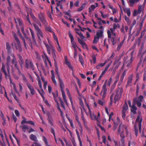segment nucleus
<instances>
[{
	"label": "nucleus",
	"instance_id": "5701e85b",
	"mask_svg": "<svg viewBox=\"0 0 146 146\" xmlns=\"http://www.w3.org/2000/svg\"><path fill=\"white\" fill-rule=\"evenodd\" d=\"M131 107V111L133 112L134 114H136L137 113L136 110L137 109L136 107L133 104L132 105Z\"/></svg>",
	"mask_w": 146,
	"mask_h": 146
},
{
	"label": "nucleus",
	"instance_id": "a19ab883",
	"mask_svg": "<svg viewBox=\"0 0 146 146\" xmlns=\"http://www.w3.org/2000/svg\"><path fill=\"white\" fill-rule=\"evenodd\" d=\"M143 97L142 95H140L139 97L138 100H136V101L141 102L143 101Z\"/></svg>",
	"mask_w": 146,
	"mask_h": 146
},
{
	"label": "nucleus",
	"instance_id": "72a5a7b5",
	"mask_svg": "<svg viewBox=\"0 0 146 146\" xmlns=\"http://www.w3.org/2000/svg\"><path fill=\"white\" fill-rule=\"evenodd\" d=\"M96 7L94 5H92L90 6V8H89V12L90 13L92 12V11H94Z\"/></svg>",
	"mask_w": 146,
	"mask_h": 146
},
{
	"label": "nucleus",
	"instance_id": "de8ad7c7",
	"mask_svg": "<svg viewBox=\"0 0 146 146\" xmlns=\"http://www.w3.org/2000/svg\"><path fill=\"white\" fill-rule=\"evenodd\" d=\"M142 5H139V6L138 8L137 11V13L139 14H140L141 13L142 11Z\"/></svg>",
	"mask_w": 146,
	"mask_h": 146
},
{
	"label": "nucleus",
	"instance_id": "ddd939ff",
	"mask_svg": "<svg viewBox=\"0 0 146 146\" xmlns=\"http://www.w3.org/2000/svg\"><path fill=\"white\" fill-rule=\"evenodd\" d=\"M78 40L79 43L84 48H87V46L85 42L80 39L79 38H78Z\"/></svg>",
	"mask_w": 146,
	"mask_h": 146
},
{
	"label": "nucleus",
	"instance_id": "cd10ccee",
	"mask_svg": "<svg viewBox=\"0 0 146 146\" xmlns=\"http://www.w3.org/2000/svg\"><path fill=\"white\" fill-rule=\"evenodd\" d=\"M6 44V49L7 50L8 52H10L11 49V47L8 42H7Z\"/></svg>",
	"mask_w": 146,
	"mask_h": 146
},
{
	"label": "nucleus",
	"instance_id": "7ed1b4c3",
	"mask_svg": "<svg viewBox=\"0 0 146 146\" xmlns=\"http://www.w3.org/2000/svg\"><path fill=\"white\" fill-rule=\"evenodd\" d=\"M25 66L27 69H28L30 67L33 70H35L32 61L30 60L26 59L25 60Z\"/></svg>",
	"mask_w": 146,
	"mask_h": 146
},
{
	"label": "nucleus",
	"instance_id": "a878e982",
	"mask_svg": "<svg viewBox=\"0 0 146 146\" xmlns=\"http://www.w3.org/2000/svg\"><path fill=\"white\" fill-rule=\"evenodd\" d=\"M76 133L77 135L80 142V145L82 144V142L81 139L79 135V132L77 129H76Z\"/></svg>",
	"mask_w": 146,
	"mask_h": 146
},
{
	"label": "nucleus",
	"instance_id": "79ce46f5",
	"mask_svg": "<svg viewBox=\"0 0 146 146\" xmlns=\"http://www.w3.org/2000/svg\"><path fill=\"white\" fill-rule=\"evenodd\" d=\"M110 40L112 42L113 45H114L116 43V42L115 41L114 37L111 38Z\"/></svg>",
	"mask_w": 146,
	"mask_h": 146
},
{
	"label": "nucleus",
	"instance_id": "2f4dec72",
	"mask_svg": "<svg viewBox=\"0 0 146 146\" xmlns=\"http://www.w3.org/2000/svg\"><path fill=\"white\" fill-rule=\"evenodd\" d=\"M55 71L57 76V78H58V80L61 79V78L60 77V74L58 72V68L57 66L56 67Z\"/></svg>",
	"mask_w": 146,
	"mask_h": 146
},
{
	"label": "nucleus",
	"instance_id": "8fccbe9b",
	"mask_svg": "<svg viewBox=\"0 0 146 146\" xmlns=\"http://www.w3.org/2000/svg\"><path fill=\"white\" fill-rule=\"evenodd\" d=\"M134 102L137 104V106L139 107H140L141 106V102H138L137 101L134 100Z\"/></svg>",
	"mask_w": 146,
	"mask_h": 146
},
{
	"label": "nucleus",
	"instance_id": "052dcab7",
	"mask_svg": "<svg viewBox=\"0 0 146 146\" xmlns=\"http://www.w3.org/2000/svg\"><path fill=\"white\" fill-rule=\"evenodd\" d=\"M143 36V34L142 33H141V35L139 37V38L138 40V42L139 43H140L141 42V40L142 39V38Z\"/></svg>",
	"mask_w": 146,
	"mask_h": 146
},
{
	"label": "nucleus",
	"instance_id": "69168bd1",
	"mask_svg": "<svg viewBox=\"0 0 146 146\" xmlns=\"http://www.w3.org/2000/svg\"><path fill=\"white\" fill-rule=\"evenodd\" d=\"M113 112H111L109 116V121H110L111 119H112V116L113 115Z\"/></svg>",
	"mask_w": 146,
	"mask_h": 146
},
{
	"label": "nucleus",
	"instance_id": "a211bd4d",
	"mask_svg": "<svg viewBox=\"0 0 146 146\" xmlns=\"http://www.w3.org/2000/svg\"><path fill=\"white\" fill-rule=\"evenodd\" d=\"M60 84V87L61 90V91H64L63 88L64 87V84L62 80L61 79L58 80Z\"/></svg>",
	"mask_w": 146,
	"mask_h": 146
},
{
	"label": "nucleus",
	"instance_id": "5fc2aeb1",
	"mask_svg": "<svg viewBox=\"0 0 146 146\" xmlns=\"http://www.w3.org/2000/svg\"><path fill=\"white\" fill-rule=\"evenodd\" d=\"M60 104H61L62 107L65 110V106L64 105V103L61 100V99L60 98Z\"/></svg>",
	"mask_w": 146,
	"mask_h": 146
},
{
	"label": "nucleus",
	"instance_id": "f03ea898",
	"mask_svg": "<svg viewBox=\"0 0 146 146\" xmlns=\"http://www.w3.org/2000/svg\"><path fill=\"white\" fill-rule=\"evenodd\" d=\"M12 34L13 36L17 43V44H15V48L17 50H18L19 52H22V50L20 40H19V38L15 33L14 32H12Z\"/></svg>",
	"mask_w": 146,
	"mask_h": 146
},
{
	"label": "nucleus",
	"instance_id": "e2e57ef3",
	"mask_svg": "<svg viewBox=\"0 0 146 146\" xmlns=\"http://www.w3.org/2000/svg\"><path fill=\"white\" fill-rule=\"evenodd\" d=\"M92 59L94 63H96V57L95 55H93L92 56Z\"/></svg>",
	"mask_w": 146,
	"mask_h": 146
},
{
	"label": "nucleus",
	"instance_id": "bb28decb",
	"mask_svg": "<svg viewBox=\"0 0 146 146\" xmlns=\"http://www.w3.org/2000/svg\"><path fill=\"white\" fill-rule=\"evenodd\" d=\"M30 139L34 141H37V139L35 135L32 134L30 136Z\"/></svg>",
	"mask_w": 146,
	"mask_h": 146
},
{
	"label": "nucleus",
	"instance_id": "412c9836",
	"mask_svg": "<svg viewBox=\"0 0 146 146\" xmlns=\"http://www.w3.org/2000/svg\"><path fill=\"white\" fill-rule=\"evenodd\" d=\"M140 0H129V1L130 5L131 6H133L134 4L135 3H137Z\"/></svg>",
	"mask_w": 146,
	"mask_h": 146
},
{
	"label": "nucleus",
	"instance_id": "aec40b11",
	"mask_svg": "<svg viewBox=\"0 0 146 146\" xmlns=\"http://www.w3.org/2000/svg\"><path fill=\"white\" fill-rule=\"evenodd\" d=\"M47 119L49 124L52 126H53L54 124L53 122H54V119L53 117L50 118H47Z\"/></svg>",
	"mask_w": 146,
	"mask_h": 146
},
{
	"label": "nucleus",
	"instance_id": "39448f33",
	"mask_svg": "<svg viewBox=\"0 0 146 146\" xmlns=\"http://www.w3.org/2000/svg\"><path fill=\"white\" fill-rule=\"evenodd\" d=\"M33 25L35 30L37 32V34L38 38L40 40H41L40 37L42 38L43 37V34L41 30L37 25L33 23Z\"/></svg>",
	"mask_w": 146,
	"mask_h": 146
},
{
	"label": "nucleus",
	"instance_id": "f8f14e48",
	"mask_svg": "<svg viewBox=\"0 0 146 146\" xmlns=\"http://www.w3.org/2000/svg\"><path fill=\"white\" fill-rule=\"evenodd\" d=\"M133 76V74H131V75H130L128 77L127 84L126 86H129L130 85V84H131V83L132 82Z\"/></svg>",
	"mask_w": 146,
	"mask_h": 146
},
{
	"label": "nucleus",
	"instance_id": "9b49d317",
	"mask_svg": "<svg viewBox=\"0 0 146 146\" xmlns=\"http://www.w3.org/2000/svg\"><path fill=\"white\" fill-rule=\"evenodd\" d=\"M120 136L121 137V141L122 146H125L124 138H125V136L123 132L121 133L120 134Z\"/></svg>",
	"mask_w": 146,
	"mask_h": 146
},
{
	"label": "nucleus",
	"instance_id": "c85d7f7f",
	"mask_svg": "<svg viewBox=\"0 0 146 146\" xmlns=\"http://www.w3.org/2000/svg\"><path fill=\"white\" fill-rule=\"evenodd\" d=\"M125 40V38H124L122 40V41L121 42H120L119 44H118L117 48V50H119L120 48L123 45V44Z\"/></svg>",
	"mask_w": 146,
	"mask_h": 146
},
{
	"label": "nucleus",
	"instance_id": "09e8293b",
	"mask_svg": "<svg viewBox=\"0 0 146 146\" xmlns=\"http://www.w3.org/2000/svg\"><path fill=\"white\" fill-rule=\"evenodd\" d=\"M51 78L53 82L55 85H56L57 84V82L55 79V76H51Z\"/></svg>",
	"mask_w": 146,
	"mask_h": 146
},
{
	"label": "nucleus",
	"instance_id": "2eb2a0df",
	"mask_svg": "<svg viewBox=\"0 0 146 146\" xmlns=\"http://www.w3.org/2000/svg\"><path fill=\"white\" fill-rule=\"evenodd\" d=\"M115 30L112 28H111L110 30H108L107 31V33L108 35V37L109 38H111V34H113L114 33Z\"/></svg>",
	"mask_w": 146,
	"mask_h": 146
},
{
	"label": "nucleus",
	"instance_id": "473e14b6",
	"mask_svg": "<svg viewBox=\"0 0 146 146\" xmlns=\"http://www.w3.org/2000/svg\"><path fill=\"white\" fill-rule=\"evenodd\" d=\"M29 14L31 17L32 19L34 21L37 20V19L34 15L33 12L32 11H31L29 13Z\"/></svg>",
	"mask_w": 146,
	"mask_h": 146
},
{
	"label": "nucleus",
	"instance_id": "37998d69",
	"mask_svg": "<svg viewBox=\"0 0 146 146\" xmlns=\"http://www.w3.org/2000/svg\"><path fill=\"white\" fill-rule=\"evenodd\" d=\"M26 20L30 24H31V21L29 18V14L28 13V12L27 13V15L26 17Z\"/></svg>",
	"mask_w": 146,
	"mask_h": 146
},
{
	"label": "nucleus",
	"instance_id": "49530a36",
	"mask_svg": "<svg viewBox=\"0 0 146 146\" xmlns=\"http://www.w3.org/2000/svg\"><path fill=\"white\" fill-rule=\"evenodd\" d=\"M53 38L56 41L57 44H58V38L54 32H53Z\"/></svg>",
	"mask_w": 146,
	"mask_h": 146
},
{
	"label": "nucleus",
	"instance_id": "bf43d9fd",
	"mask_svg": "<svg viewBox=\"0 0 146 146\" xmlns=\"http://www.w3.org/2000/svg\"><path fill=\"white\" fill-rule=\"evenodd\" d=\"M125 19L127 23L128 24H130L129 19L128 17L125 16Z\"/></svg>",
	"mask_w": 146,
	"mask_h": 146
},
{
	"label": "nucleus",
	"instance_id": "3c124183",
	"mask_svg": "<svg viewBox=\"0 0 146 146\" xmlns=\"http://www.w3.org/2000/svg\"><path fill=\"white\" fill-rule=\"evenodd\" d=\"M12 84L13 85V88L15 92L17 94L19 93V91L17 90L16 88V87L15 84L14 82L12 83Z\"/></svg>",
	"mask_w": 146,
	"mask_h": 146
},
{
	"label": "nucleus",
	"instance_id": "774afa93",
	"mask_svg": "<svg viewBox=\"0 0 146 146\" xmlns=\"http://www.w3.org/2000/svg\"><path fill=\"white\" fill-rule=\"evenodd\" d=\"M12 63L14 64H15L17 63V60L16 59H13L11 60Z\"/></svg>",
	"mask_w": 146,
	"mask_h": 146
},
{
	"label": "nucleus",
	"instance_id": "864d4df0",
	"mask_svg": "<svg viewBox=\"0 0 146 146\" xmlns=\"http://www.w3.org/2000/svg\"><path fill=\"white\" fill-rule=\"evenodd\" d=\"M11 61V58L10 56H8L7 58V64H9Z\"/></svg>",
	"mask_w": 146,
	"mask_h": 146
},
{
	"label": "nucleus",
	"instance_id": "0eeeda50",
	"mask_svg": "<svg viewBox=\"0 0 146 146\" xmlns=\"http://www.w3.org/2000/svg\"><path fill=\"white\" fill-rule=\"evenodd\" d=\"M107 90L106 84H104L102 86L101 92L100 94V95L102 96V99H104L106 97Z\"/></svg>",
	"mask_w": 146,
	"mask_h": 146
},
{
	"label": "nucleus",
	"instance_id": "6e6552de",
	"mask_svg": "<svg viewBox=\"0 0 146 146\" xmlns=\"http://www.w3.org/2000/svg\"><path fill=\"white\" fill-rule=\"evenodd\" d=\"M68 35L71 40V42L72 45V46L73 47L74 50H76V44L74 40V38L70 31L68 33Z\"/></svg>",
	"mask_w": 146,
	"mask_h": 146
},
{
	"label": "nucleus",
	"instance_id": "13d9d810",
	"mask_svg": "<svg viewBox=\"0 0 146 146\" xmlns=\"http://www.w3.org/2000/svg\"><path fill=\"white\" fill-rule=\"evenodd\" d=\"M42 138L43 139V141H44L46 145H47V144H48V142L47 141V139L46 137L44 136H43Z\"/></svg>",
	"mask_w": 146,
	"mask_h": 146
},
{
	"label": "nucleus",
	"instance_id": "58836bf2",
	"mask_svg": "<svg viewBox=\"0 0 146 146\" xmlns=\"http://www.w3.org/2000/svg\"><path fill=\"white\" fill-rule=\"evenodd\" d=\"M17 20L19 23L20 26H23V22L20 18H17Z\"/></svg>",
	"mask_w": 146,
	"mask_h": 146
},
{
	"label": "nucleus",
	"instance_id": "20e7f679",
	"mask_svg": "<svg viewBox=\"0 0 146 146\" xmlns=\"http://www.w3.org/2000/svg\"><path fill=\"white\" fill-rule=\"evenodd\" d=\"M133 61V56L132 55L126 56L124 57V63L127 64L126 66L127 67L130 66Z\"/></svg>",
	"mask_w": 146,
	"mask_h": 146
},
{
	"label": "nucleus",
	"instance_id": "393cba45",
	"mask_svg": "<svg viewBox=\"0 0 146 146\" xmlns=\"http://www.w3.org/2000/svg\"><path fill=\"white\" fill-rule=\"evenodd\" d=\"M104 30H102L98 32H97L96 34V36L100 38V37L102 35V34L103 33Z\"/></svg>",
	"mask_w": 146,
	"mask_h": 146
},
{
	"label": "nucleus",
	"instance_id": "c9c22d12",
	"mask_svg": "<svg viewBox=\"0 0 146 146\" xmlns=\"http://www.w3.org/2000/svg\"><path fill=\"white\" fill-rule=\"evenodd\" d=\"M124 12L127 14L128 16L129 17L131 15V12L129 9L127 8L124 10Z\"/></svg>",
	"mask_w": 146,
	"mask_h": 146
},
{
	"label": "nucleus",
	"instance_id": "4d7b16f0",
	"mask_svg": "<svg viewBox=\"0 0 146 146\" xmlns=\"http://www.w3.org/2000/svg\"><path fill=\"white\" fill-rule=\"evenodd\" d=\"M119 24H117V25L114 24L113 25V28L112 29L115 30L116 28H119Z\"/></svg>",
	"mask_w": 146,
	"mask_h": 146
},
{
	"label": "nucleus",
	"instance_id": "dca6fc26",
	"mask_svg": "<svg viewBox=\"0 0 146 146\" xmlns=\"http://www.w3.org/2000/svg\"><path fill=\"white\" fill-rule=\"evenodd\" d=\"M128 109V106L126 102H125V104L123 105L122 108V112H126Z\"/></svg>",
	"mask_w": 146,
	"mask_h": 146
},
{
	"label": "nucleus",
	"instance_id": "4be33fe9",
	"mask_svg": "<svg viewBox=\"0 0 146 146\" xmlns=\"http://www.w3.org/2000/svg\"><path fill=\"white\" fill-rule=\"evenodd\" d=\"M67 94L70 100L71 103H72V98L71 97V94L70 93V92L68 88H66V89Z\"/></svg>",
	"mask_w": 146,
	"mask_h": 146
},
{
	"label": "nucleus",
	"instance_id": "ea45409f",
	"mask_svg": "<svg viewBox=\"0 0 146 146\" xmlns=\"http://www.w3.org/2000/svg\"><path fill=\"white\" fill-rule=\"evenodd\" d=\"M99 38H100L96 36H95L94 39V40L93 41V43L94 44H96L98 42Z\"/></svg>",
	"mask_w": 146,
	"mask_h": 146
},
{
	"label": "nucleus",
	"instance_id": "1a4fd4ad",
	"mask_svg": "<svg viewBox=\"0 0 146 146\" xmlns=\"http://www.w3.org/2000/svg\"><path fill=\"white\" fill-rule=\"evenodd\" d=\"M142 121V119L141 118L140 119V117L138 115L136 119V122H139L138 124V127L139 128V131L141 132V123Z\"/></svg>",
	"mask_w": 146,
	"mask_h": 146
},
{
	"label": "nucleus",
	"instance_id": "e433bc0d",
	"mask_svg": "<svg viewBox=\"0 0 146 146\" xmlns=\"http://www.w3.org/2000/svg\"><path fill=\"white\" fill-rule=\"evenodd\" d=\"M79 60L80 62L82 65L84 67V61L83 58H82L81 56H79Z\"/></svg>",
	"mask_w": 146,
	"mask_h": 146
},
{
	"label": "nucleus",
	"instance_id": "a18cd8bd",
	"mask_svg": "<svg viewBox=\"0 0 146 146\" xmlns=\"http://www.w3.org/2000/svg\"><path fill=\"white\" fill-rule=\"evenodd\" d=\"M81 118L82 119V120L83 121V122H84V124H85V119L84 117V116L83 113V112H82V109H81Z\"/></svg>",
	"mask_w": 146,
	"mask_h": 146
},
{
	"label": "nucleus",
	"instance_id": "6ab92c4d",
	"mask_svg": "<svg viewBox=\"0 0 146 146\" xmlns=\"http://www.w3.org/2000/svg\"><path fill=\"white\" fill-rule=\"evenodd\" d=\"M1 70L4 73L5 78H7L8 74L6 72V70H5V66L3 64H2V67L1 68Z\"/></svg>",
	"mask_w": 146,
	"mask_h": 146
},
{
	"label": "nucleus",
	"instance_id": "6e6d98bb",
	"mask_svg": "<svg viewBox=\"0 0 146 146\" xmlns=\"http://www.w3.org/2000/svg\"><path fill=\"white\" fill-rule=\"evenodd\" d=\"M23 119H24L21 122V124L23 125L25 123H28V121L26 120V119L25 118H24Z\"/></svg>",
	"mask_w": 146,
	"mask_h": 146
},
{
	"label": "nucleus",
	"instance_id": "4c0bfd02",
	"mask_svg": "<svg viewBox=\"0 0 146 146\" xmlns=\"http://www.w3.org/2000/svg\"><path fill=\"white\" fill-rule=\"evenodd\" d=\"M50 48L51 50L52 51V56H54V55H55V49L52 45H50Z\"/></svg>",
	"mask_w": 146,
	"mask_h": 146
},
{
	"label": "nucleus",
	"instance_id": "9d476101",
	"mask_svg": "<svg viewBox=\"0 0 146 146\" xmlns=\"http://www.w3.org/2000/svg\"><path fill=\"white\" fill-rule=\"evenodd\" d=\"M27 85L28 88L30 91L31 94L32 95H34L35 94V92L34 88L28 82L27 83Z\"/></svg>",
	"mask_w": 146,
	"mask_h": 146
},
{
	"label": "nucleus",
	"instance_id": "f704fd0d",
	"mask_svg": "<svg viewBox=\"0 0 146 146\" xmlns=\"http://www.w3.org/2000/svg\"><path fill=\"white\" fill-rule=\"evenodd\" d=\"M20 27L21 31L23 33V35H24L25 38H29L27 36L26 34L24 32V28L23 25L22 26H20Z\"/></svg>",
	"mask_w": 146,
	"mask_h": 146
},
{
	"label": "nucleus",
	"instance_id": "4468645a",
	"mask_svg": "<svg viewBox=\"0 0 146 146\" xmlns=\"http://www.w3.org/2000/svg\"><path fill=\"white\" fill-rule=\"evenodd\" d=\"M20 128L22 129V130L23 132L25 133L26 132V130H29V128L28 126L26 125H20L19 126Z\"/></svg>",
	"mask_w": 146,
	"mask_h": 146
},
{
	"label": "nucleus",
	"instance_id": "603ef678",
	"mask_svg": "<svg viewBox=\"0 0 146 146\" xmlns=\"http://www.w3.org/2000/svg\"><path fill=\"white\" fill-rule=\"evenodd\" d=\"M75 118L76 120L77 121H79V117L77 113V112H76L75 111Z\"/></svg>",
	"mask_w": 146,
	"mask_h": 146
},
{
	"label": "nucleus",
	"instance_id": "680f3d73",
	"mask_svg": "<svg viewBox=\"0 0 146 146\" xmlns=\"http://www.w3.org/2000/svg\"><path fill=\"white\" fill-rule=\"evenodd\" d=\"M46 30L48 32H53V31H52L51 28L49 27H46Z\"/></svg>",
	"mask_w": 146,
	"mask_h": 146
},
{
	"label": "nucleus",
	"instance_id": "7c9ffc66",
	"mask_svg": "<svg viewBox=\"0 0 146 146\" xmlns=\"http://www.w3.org/2000/svg\"><path fill=\"white\" fill-rule=\"evenodd\" d=\"M44 59L45 60L44 63L46 65H47V61H46V60H47L48 61V62H49V63L50 64V66L51 65V62L50 61V60H49L48 57L46 55H45V57L44 58Z\"/></svg>",
	"mask_w": 146,
	"mask_h": 146
},
{
	"label": "nucleus",
	"instance_id": "c756f323",
	"mask_svg": "<svg viewBox=\"0 0 146 146\" xmlns=\"http://www.w3.org/2000/svg\"><path fill=\"white\" fill-rule=\"evenodd\" d=\"M126 70H124L120 78V81H122V82H123V79L124 78V77L125 75H126Z\"/></svg>",
	"mask_w": 146,
	"mask_h": 146
},
{
	"label": "nucleus",
	"instance_id": "b1692460",
	"mask_svg": "<svg viewBox=\"0 0 146 146\" xmlns=\"http://www.w3.org/2000/svg\"><path fill=\"white\" fill-rule=\"evenodd\" d=\"M86 5V3H84L80 7H79L77 9V11H82L83 9L85 7V6Z\"/></svg>",
	"mask_w": 146,
	"mask_h": 146
},
{
	"label": "nucleus",
	"instance_id": "338daca9",
	"mask_svg": "<svg viewBox=\"0 0 146 146\" xmlns=\"http://www.w3.org/2000/svg\"><path fill=\"white\" fill-rule=\"evenodd\" d=\"M111 64V63H109L108 64H107L106 66V67L104 70L106 71L108 70V68L109 67Z\"/></svg>",
	"mask_w": 146,
	"mask_h": 146
},
{
	"label": "nucleus",
	"instance_id": "0e129e2a",
	"mask_svg": "<svg viewBox=\"0 0 146 146\" xmlns=\"http://www.w3.org/2000/svg\"><path fill=\"white\" fill-rule=\"evenodd\" d=\"M100 13L101 15V16L103 18H105L107 17L108 15L107 14L104 15L103 13L101 11Z\"/></svg>",
	"mask_w": 146,
	"mask_h": 146
},
{
	"label": "nucleus",
	"instance_id": "c03bdc74",
	"mask_svg": "<svg viewBox=\"0 0 146 146\" xmlns=\"http://www.w3.org/2000/svg\"><path fill=\"white\" fill-rule=\"evenodd\" d=\"M29 29L31 34L32 38L33 40H34L35 39V36L34 31L31 29L30 28H29Z\"/></svg>",
	"mask_w": 146,
	"mask_h": 146
},
{
	"label": "nucleus",
	"instance_id": "423d86ee",
	"mask_svg": "<svg viewBox=\"0 0 146 146\" xmlns=\"http://www.w3.org/2000/svg\"><path fill=\"white\" fill-rule=\"evenodd\" d=\"M38 15L39 19L41 22L42 23L44 26H46L48 23L43 13H39Z\"/></svg>",
	"mask_w": 146,
	"mask_h": 146
},
{
	"label": "nucleus",
	"instance_id": "f257e3e1",
	"mask_svg": "<svg viewBox=\"0 0 146 146\" xmlns=\"http://www.w3.org/2000/svg\"><path fill=\"white\" fill-rule=\"evenodd\" d=\"M123 88H118L116 92V94L114 98V102L115 104L117 101H118L121 98L123 93Z\"/></svg>",
	"mask_w": 146,
	"mask_h": 146
},
{
	"label": "nucleus",
	"instance_id": "f3484780",
	"mask_svg": "<svg viewBox=\"0 0 146 146\" xmlns=\"http://www.w3.org/2000/svg\"><path fill=\"white\" fill-rule=\"evenodd\" d=\"M144 47V44L142 43L139 51V54H141V55L142 56L145 53V52L143 51V50Z\"/></svg>",
	"mask_w": 146,
	"mask_h": 146
}]
</instances>
